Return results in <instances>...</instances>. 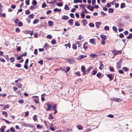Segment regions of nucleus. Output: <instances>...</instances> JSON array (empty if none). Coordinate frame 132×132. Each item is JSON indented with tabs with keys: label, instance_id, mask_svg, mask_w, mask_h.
I'll return each mask as SVG.
<instances>
[{
	"label": "nucleus",
	"instance_id": "f257e3e1",
	"mask_svg": "<svg viewBox=\"0 0 132 132\" xmlns=\"http://www.w3.org/2000/svg\"><path fill=\"white\" fill-rule=\"evenodd\" d=\"M122 61L120 60L117 63V68L118 69H119L121 67V63Z\"/></svg>",
	"mask_w": 132,
	"mask_h": 132
},
{
	"label": "nucleus",
	"instance_id": "f03ea898",
	"mask_svg": "<svg viewBox=\"0 0 132 132\" xmlns=\"http://www.w3.org/2000/svg\"><path fill=\"white\" fill-rule=\"evenodd\" d=\"M81 70L82 72L83 75H84L86 73V70L84 66H82L81 67Z\"/></svg>",
	"mask_w": 132,
	"mask_h": 132
},
{
	"label": "nucleus",
	"instance_id": "7ed1b4c3",
	"mask_svg": "<svg viewBox=\"0 0 132 132\" xmlns=\"http://www.w3.org/2000/svg\"><path fill=\"white\" fill-rule=\"evenodd\" d=\"M88 43L87 42H85L83 45V48L85 50H87L88 48L87 46Z\"/></svg>",
	"mask_w": 132,
	"mask_h": 132
},
{
	"label": "nucleus",
	"instance_id": "20e7f679",
	"mask_svg": "<svg viewBox=\"0 0 132 132\" xmlns=\"http://www.w3.org/2000/svg\"><path fill=\"white\" fill-rule=\"evenodd\" d=\"M100 37L101 38L102 40H106V36L104 35L101 34L100 35Z\"/></svg>",
	"mask_w": 132,
	"mask_h": 132
},
{
	"label": "nucleus",
	"instance_id": "39448f33",
	"mask_svg": "<svg viewBox=\"0 0 132 132\" xmlns=\"http://www.w3.org/2000/svg\"><path fill=\"white\" fill-rule=\"evenodd\" d=\"M89 42L92 44H95V40L94 38L90 39L89 40Z\"/></svg>",
	"mask_w": 132,
	"mask_h": 132
},
{
	"label": "nucleus",
	"instance_id": "423d86ee",
	"mask_svg": "<svg viewBox=\"0 0 132 132\" xmlns=\"http://www.w3.org/2000/svg\"><path fill=\"white\" fill-rule=\"evenodd\" d=\"M97 55L93 53H91L90 54V56L91 57V58H94L97 57Z\"/></svg>",
	"mask_w": 132,
	"mask_h": 132
},
{
	"label": "nucleus",
	"instance_id": "0eeeda50",
	"mask_svg": "<svg viewBox=\"0 0 132 132\" xmlns=\"http://www.w3.org/2000/svg\"><path fill=\"white\" fill-rule=\"evenodd\" d=\"M47 105L48 108L47 109H46V111H48L51 109V105L50 104L47 103Z\"/></svg>",
	"mask_w": 132,
	"mask_h": 132
},
{
	"label": "nucleus",
	"instance_id": "6e6552de",
	"mask_svg": "<svg viewBox=\"0 0 132 132\" xmlns=\"http://www.w3.org/2000/svg\"><path fill=\"white\" fill-rule=\"evenodd\" d=\"M104 67V65L102 64V62H100V66L99 67V69L101 70H102L103 68Z\"/></svg>",
	"mask_w": 132,
	"mask_h": 132
},
{
	"label": "nucleus",
	"instance_id": "1a4fd4ad",
	"mask_svg": "<svg viewBox=\"0 0 132 132\" xmlns=\"http://www.w3.org/2000/svg\"><path fill=\"white\" fill-rule=\"evenodd\" d=\"M56 104L54 106H53L52 107V109L53 110H54V114H56L57 112V110L56 109Z\"/></svg>",
	"mask_w": 132,
	"mask_h": 132
},
{
	"label": "nucleus",
	"instance_id": "9d476101",
	"mask_svg": "<svg viewBox=\"0 0 132 132\" xmlns=\"http://www.w3.org/2000/svg\"><path fill=\"white\" fill-rule=\"evenodd\" d=\"M69 19V17L65 15H63L61 18L62 20H67Z\"/></svg>",
	"mask_w": 132,
	"mask_h": 132
},
{
	"label": "nucleus",
	"instance_id": "9b49d317",
	"mask_svg": "<svg viewBox=\"0 0 132 132\" xmlns=\"http://www.w3.org/2000/svg\"><path fill=\"white\" fill-rule=\"evenodd\" d=\"M109 78L110 81L111 80L113 79V78L112 77V74H108L106 75Z\"/></svg>",
	"mask_w": 132,
	"mask_h": 132
},
{
	"label": "nucleus",
	"instance_id": "f8f14e48",
	"mask_svg": "<svg viewBox=\"0 0 132 132\" xmlns=\"http://www.w3.org/2000/svg\"><path fill=\"white\" fill-rule=\"evenodd\" d=\"M26 127H28L30 128H33V127H34L30 123H26V124L25 125Z\"/></svg>",
	"mask_w": 132,
	"mask_h": 132
},
{
	"label": "nucleus",
	"instance_id": "ddd939ff",
	"mask_svg": "<svg viewBox=\"0 0 132 132\" xmlns=\"http://www.w3.org/2000/svg\"><path fill=\"white\" fill-rule=\"evenodd\" d=\"M85 5H79V6L80 7H82V8L83 9L84 11V12H86L87 11V10L85 9V7H84Z\"/></svg>",
	"mask_w": 132,
	"mask_h": 132
},
{
	"label": "nucleus",
	"instance_id": "4468645a",
	"mask_svg": "<svg viewBox=\"0 0 132 132\" xmlns=\"http://www.w3.org/2000/svg\"><path fill=\"white\" fill-rule=\"evenodd\" d=\"M84 27H85L87 23V20L86 19L83 20L82 21Z\"/></svg>",
	"mask_w": 132,
	"mask_h": 132
},
{
	"label": "nucleus",
	"instance_id": "2eb2a0df",
	"mask_svg": "<svg viewBox=\"0 0 132 132\" xmlns=\"http://www.w3.org/2000/svg\"><path fill=\"white\" fill-rule=\"evenodd\" d=\"M95 24L96 27L97 28H98L100 27V25L101 24V23L100 22H96L95 23Z\"/></svg>",
	"mask_w": 132,
	"mask_h": 132
},
{
	"label": "nucleus",
	"instance_id": "dca6fc26",
	"mask_svg": "<svg viewBox=\"0 0 132 132\" xmlns=\"http://www.w3.org/2000/svg\"><path fill=\"white\" fill-rule=\"evenodd\" d=\"M93 68L92 66H90L86 70V72L87 73H88L89 72L90 70H92Z\"/></svg>",
	"mask_w": 132,
	"mask_h": 132
},
{
	"label": "nucleus",
	"instance_id": "f3484780",
	"mask_svg": "<svg viewBox=\"0 0 132 132\" xmlns=\"http://www.w3.org/2000/svg\"><path fill=\"white\" fill-rule=\"evenodd\" d=\"M87 57L86 55H79V59H81L83 58H85Z\"/></svg>",
	"mask_w": 132,
	"mask_h": 132
},
{
	"label": "nucleus",
	"instance_id": "a211bd4d",
	"mask_svg": "<svg viewBox=\"0 0 132 132\" xmlns=\"http://www.w3.org/2000/svg\"><path fill=\"white\" fill-rule=\"evenodd\" d=\"M73 20L72 19H70L68 21V22L70 25H72L73 24Z\"/></svg>",
	"mask_w": 132,
	"mask_h": 132
},
{
	"label": "nucleus",
	"instance_id": "6ab92c4d",
	"mask_svg": "<svg viewBox=\"0 0 132 132\" xmlns=\"http://www.w3.org/2000/svg\"><path fill=\"white\" fill-rule=\"evenodd\" d=\"M82 0H74L73 2L74 3H82Z\"/></svg>",
	"mask_w": 132,
	"mask_h": 132
},
{
	"label": "nucleus",
	"instance_id": "aec40b11",
	"mask_svg": "<svg viewBox=\"0 0 132 132\" xmlns=\"http://www.w3.org/2000/svg\"><path fill=\"white\" fill-rule=\"evenodd\" d=\"M77 127L79 130H82L83 129V127L80 125H78Z\"/></svg>",
	"mask_w": 132,
	"mask_h": 132
},
{
	"label": "nucleus",
	"instance_id": "412c9836",
	"mask_svg": "<svg viewBox=\"0 0 132 132\" xmlns=\"http://www.w3.org/2000/svg\"><path fill=\"white\" fill-rule=\"evenodd\" d=\"M113 100L114 101H116L117 102H120L121 100V99L120 98H114Z\"/></svg>",
	"mask_w": 132,
	"mask_h": 132
},
{
	"label": "nucleus",
	"instance_id": "4be33fe9",
	"mask_svg": "<svg viewBox=\"0 0 132 132\" xmlns=\"http://www.w3.org/2000/svg\"><path fill=\"white\" fill-rule=\"evenodd\" d=\"M39 21V20L38 19H35L33 21V23L34 24L37 23Z\"/></svg>",
	"mask_w": 132,
	"mask_h": 132
},
{
	"label": "nucleus",
	"instance_id": "5701e85b",
	"mask_svg": "<svg viewBox=\"0 0 132 132\" xmlns=\"http://www.w3.org/2000/svg\"><path fill=\"white\" fill-rule=\"evenodd\" d=\"M80 41H77L76 42V44L78 45V47H80L81 46V44H80Z\"/></svg>",
	"mask_w": 132,
	"mask_h": 132
},
{
	"label": "nucleus",
	"instance_id": "b1692460",
	"mask_svg": "<svg viewBox=\"0 0 132 132\" xmlns=\"http://www.w3.org/2000/svg\"><path fill=\"white\" fill-rule=\"evenodd\" d=\"M49 26H53V22L51 21H49L48 22Z\"/></svg>",
	"mask_w": 132,
	"mask_h": 132
},
{
	"label": "nucleus",
	"instance_id": "393cba45",
	"mask_svg": "<svg viewBox=\"0 0 132 132\" xmlns=\"http://www.w3.org/2000/svg\"><path fill=\"white\" fill-rule=\"evenodd\" d=\"M72 47L73 49L76 50L77 48V46L76 44H73L72 45Z\"/></svg>",
	"mask_w": 132,
	"mask_h": 132
},
{
	"label": "nucleus",
	"instance_id": "a878e982",
	"mask_svg": "<svg viewBox=\"0 0 132 132\" xmlns=\"http://www.w3.org/2000/svg\"><path fill=\"white\" fill-rule=\"evenodd\" d=\"M9 60L10 61V62L12 63L13 62L15 61L14 58L13 57L10 58Z\"/></svg>",
	"mask_w": 132,
	"mask_h": 132
},
{
	"label": "nucleus",
	"instance_id": "bb28decb",
	"mask_svg": "<svg viewBox=\"0 0 132 132\" xmlns=\"http://www.w3.org/2000/svg\"><path fill=\"white\" fill-rule=\"evenodd\" d=\"M6 127L5 126H2L1 128V130L2 132H4Z\"/></svg>",
	"mask_w": 132,
	"mask_h": 132
},
{
	"label": "nucleus",
	"instance_id": "cd10ccee",
	"mask_svg": "<svg viewBox=\"0 0 132 132\" xmlns=\"http://www.w3.org/2000/svg\"><path fill=\"white\" fill-rule=\"evenodd\" d=\"M132 38V34H129V35L127 36V39H130Z\"/></svg>",
	"mask_w": 132,
	"mask_h": 132
},
{
	"label": "nucleus",
	"instance_id": "c85d7f7f",
	"mask_svg": "<svg viewBox=\"0 0 132 132\" xmlns=\"http://www.w3.org/2000/svg\"><path fill=\"white\" fill-rule=\"evenodd\" d=\"M55 2V1H54V2H49V4L51 6H52L54 5V3Z\"/></svg>",
	"mask_w": 132,
	"mask_h": 132
},
{
	"label": "nucleus",
	"instance_id": "c756f323",
	"mask_svg": "<svg viewBox=\"0 0 132 132\" xmlns=\"http://www.w3.org/2000/svg\"><path fill=\"white\" fill-rule=\"evenodd\" d=\"M53 124H51V125L50 127V130H51L54 131L55 129L52 126V125H53Z\"/></svg>",
	"mask_w": 132,
	"mask_h": 132
},
{
	"label": "nucleus",
	"instance_id": "7c9ffc66",
	"mask_svg": "<svg viewBox=\"0 0 132 132\" xmlns=\"http://www.w3.org/2000/svg\"><path fill=\"white\" fill-rule=\"evenodd\" d=\"M37 2L35 0H33L32 2V4L34 5H36L37 4Z\"/></svg>",
	"mask_w": 132,
	"mask_h": 132
},
{
	"label": "nucleus",
	"instance_id": "2f4dec72",
	"mask_svg": "<svg viewBox=\"0 0 132 132\" xmlns=\"http://www.w3.org/2000/svg\"><path fill=\"white\" fill-rule=\"evenodd\" d=\"M104 29L105 30H109V28L108 26H105Z\"/></svg>",
	"mask_w": 132,
	"mask_h": 132
},
{
	"label": "nucleus",
	"instance_id": "473e14b6",
	"mask_svg": "<svg viewBox=\"0 0 132 132\" xmlns=\"http://www.w3.org/2000/svg\"><path fill=\"white\" fill-rule=\"evenodd\" d=\"M113 9L111 8L109 9V10L108 11V12H109V13H113Z\"/></svg>",
	"mask_w": 132,
	"mask_h": 132
},
{
	"label": "nucleus",
	"instance_id": "72a5a7b5",
	"mask_svg": "<svg viewBox=\"0 0 132 132\" xmlns=\"http://www.w3.org/2000/svg\"><path fill=\"white\" fill-rule=\"evenodd\" d=\"M2 114L3 115H4L6 117H7L8 116L7 112L5 111H3L2 112Z\"/></svg>",
	"mask_w": 132,
	"mask_h": 132
},
{
	"label": "nucleus",
	"instance_id": "f704fd0d",
	"mask_svg": "<svg viewBox=\"0 0 132 132\" xmlns=\"http://www.w3.org/2000/svg\"><path fill=\"white\" fill-rule=\"evenodd\" d=\"M51 43L53 44H54L56 43V40L55 39H53L51 41Z\"/></svg>",
	"mask_w": 132,
	"mask_h": 132
},
{
	"label": "nucleus",
	"instance_id": "c9c22d12",
	"mask_svg": "<svg viewBox=\"0 0 132 132\" xmlns=\"http://www.w3.org/2000/svg\"><path fill=\"white\" fill-rule=\"evenodd\" d=\"M34 14H32L30 15H29L28 17L29 18H30L31 19H33L34 18Z\"/></svg>",
	"mask_w": 132,
	"mask_h": 132
},
{
	"label": "nucleus",
	"instance_id": "e433bc0d",
	"mask_svg": "<svg viewBox=\"0 0 132 132\" xmlns=\"http://www.w3.org/2000/svg\"><path fill=\"white\" fill-rule=\"evenodd\" d=\"M30 13V12L28 10H26L25 11V14H26L28 15Z\"/></svg>",
	"mask_w": 132,
	"mask_h": 132
},
{
	"label": "nucleus",
	"instance_id": "4c0bfd02",
	"mask_svg": "<svg viewBox=\"0 0 132 132\" xmlns=\"http://www.w3.org/2000/svg\"><path fill=\"white\" fill-rule=\"evenodd\" d=\"M30 0H26L25 1V3L27 5H29V2Z\"/></svg>",
	"mask_w": 132,
	"mask_h": 132
},
{
	"label": "nucleus",
	"instance_id": "58836bf2",
	"mask_svg": "<svg viewBox=\"0 0 132 132\" xmlns=\"http://www.w3.org/2000/svg\"><path fill=\"white\" fill-rule=\"evenodd\" d=\"M125 4L124 3H122L120 5V7L121 9H122L125 7Z\"/></svg>",
	"mask_w": 132,
	"mask_h": 132
},
{
	"label": "nucleus",
	"instance_id": "ea45409f",
	"mask_svg": "<svg viewBox=\"0 0 132 132\" xmlns=\"http://www.w3.org/2000/svg\"><path fill=\"white\" fill-rule=\"evenodd\" d=\"M18 102L20 104H23L24 103V101L23 100L20 99L19 100Z\"/></svg>",
	"mask_w": 132,
	"mask_h": 132
},
{
	"label": "nucleus",
	"instance_id": "a19ab883",
	"mask_svg": "<svg viewBox=\"0 0 132 132\" xmlns=\"http://www.w3.org/2000/svg\"><path fill=\"white\" fill-rule=\"evenodd\" d=\"M64 9L65 10H69V6H68L67 5H66L65 6V7H64Z\"/></svg>",
	"mask_w": 132,
	"mask_h": 132
},
{
	"label": "nucleus",
	"instance_id": "79ce46f5",
	"mask_svg": "<svg viewBox=\"0 0 132 132\" xmlns=\"http://www.w3.org/2000/svg\"><path fill=\"white\" fill-rule=\"evenodd\" d=\"M89 26L90 27H94V24L92 23H90L89 24Z\"/></svg>",
	"mask_w": 132,
	"mask_h": 132
},
{
	"label": "nucleus",
	"instance_id": "37998d69",
	"mask_svg": "<svg viewBox=\"0 0 132 132\" xmlns=\"http://www.w3.org/2000/svg\"><path fill=\"white\" fill-rule=\"evenodd\" d=\"M101 14L103 16H105L106 15V13H105L103 11H102L101 12Z\"/></svg>",
	"mask_w": 132,
	"mask_h": 132
},
{
	"label": "nucleus",
	"instance_id": "c03bdc74",
	"mask_svg": "<svg viewBox=\"0 0 132 132\" xmlns=\"http://www.w3.org/2000/svg\"><path fill=\"white\" fill-rule=\"evenodd\" d=\"M123 69L125 71H127L129 70V69L127 68L126 67H123Z\"/></svg>",
	"mask_w": 132,
	"mask_h": 132
},
{
	"label": "nucleus",
	"instance_id": "a18cd8bd",
	"mask_svg": "<svg viewBox=\"0 0 132 132\" xmlns=\"http://www.w3.org/2000/svg\"><path fill=\"white\" fill-rule=\"evenodd\" d=\"M67 69L65 71V72H68L70 70V67H67L66 68Z\"/></svg>",
	"mask_w": 132,
	"mask_h": 132
},
{
	"label": "nucleus",
	"instance_id": "49530a36",
	"mask_svg": "<svg viewBox=\"0 0 132 132\" xmlns=\"http://www.w3.org/2000/svg\"><path fill=\"white\" fill-rule=\"evenodd\" d=\"M97 72L96 71H95L94 70H93L92 71V73L93 75H95L96 74Z\"/></svg>",
	"mask_w": 132,
	"mask_h": 132
},
{
	"label": "nucleus",
	"instance_id": "de8ad7c7",
	"mask_svg": "<svg viewBox=\"0 0 132 132\" xmlns=\"http://www.w3.org/2000/svg\"><path fill=\"white\" fill-rule=\"evenodd\" d=\"M38 50L36 49H35L34 52V53L36 55H37L38 54Z\"/></svg>",
	"mask_w": 132,
	"mask_h": 132
},
{
	"label": "nucleus",
	"instance_id": "09e8293b",
	"mask_svg": "<svg viewBox=\"0 0 132 132\" xmlns=\"http://www.w3.org/2000/svg\"><path fill=\"white\" fill-rule=\"evenodd\" d=\"M52 36L51 35H48L47 36V38L50 39H51L52 38Z\"/></svg>",
	"mask_w": 132,
	"mask_h": 132
},
{
	"label": "nucleus",
	"instance_id": "8fccbe9b",
	"mask_svg": "<svg viewBox=\"0 0 132 132\" xmlns=\"http://www.w3.org/2000/svg\"><path fill=\"white\" fill-rule=\"evenodd\" d=\"M109 69L110 71L114 72V69L112 67H109Z\"/></svg>",
	"mask_w": 132,
	"mask_h": 132
},
{
	"label": "nucleus",
	"instance_id": "3c124183",
	"mask_svg": "<svg viewBox=\"0 0 132 132\" xmlns=\"http://www.w3.org/2000/svg\"><path fill=\"white\" fill-rule=\"evenodd\" d=\"M112 29L115 32L117 31V28L116 27H115V26L113 27Z\"/></svg>",
	"mask_w": 132,
	"mask_h": 132
},
{
	"label": "nucleus",
	"instance_id": "603ef678",
	"mask_svg": "<svg viewBox=\"0 0 132 132\" xmlns=\"http://www.w3.org/2000/svg\"><path fill=\"white\" fill-rule=\"evenodd\" d=\"M15 31L18 32H20V30L19 28L18 27L17 28L15 29Z\"/></svg>",
	"mask_w": 132,
	"mask_h": 132
},
{
	"label": "nucleus",
	"instance_id": "864d4df0",
	"mask_svg": "<svg viewBox=\"0 0 132 132\" xmlns=\"http://www.w3.org/2000/svg\"><path fill=\"white\" fill-rule=\"evenodd\" d=\"M37 116L36 115H35L33 117V119L35 121H36L37 120Z\"/></svg>",
	"mask_w": 132,
	"mask_h": 132
},
{
	"label": "nucleus",
	"instance_id": "5fc2aeb1",
	"mask_svg": "<svg viewBox=\"0 0 132 132\" xmlns=\"http://www.w3.org/2000/svg\"><path fill=\"white\" fill-rule=\"evenodd\" d=\"M105 40H102V41H101V43L102 44L104 45L105 44Z\"/></svg>",
	"mask_w": 132,
	"mask_h": 132
},
{
	"label": "nucleus",
	"instance_id": "6e6d98bb",
	"mask_svg": "<svg viewBox=\"0 0 132 132\" xmlns=\"http://www.w3.org/2000/svg\"><path fill=\"white\" fill-rule=\"evenodd\" d=\"M37 129H40L42 128V127L39 124H37Z\"/></svg>",
	"mask_w": 132,
	"mask_h": 132
},
{
	"label": "nucleus",
	"instance_id": "4d7b16f0",
	"mask_svg": "<svg viewBox=\"0 0 132 132\" xmlns=\"http://www.w3.org/2000/svg\"><path fill=\"white\" fill-rule=\"evenodd\" d=\"M99 78H100L101 77V73L100 72H98L96 75Z\"/></svg>",
	"mask_w": 132,
	"mask_h": 132
},
{
	"label": "nucleus",
	"instance_id": "13d9d810",
	"mask_svg": "<svg viewBox=\"0 0 132 132\" xmlns=\"http://www.w3.org/2000/svg\"><path fill=\"white\" fill-rule=\"evenodd\" d=\"M46 3H44L42 5V7L43 8H44L46 6Z\"/></svg>",
	"mask_w": 132,
	"mask_h": 132
},
{
	"label": "nucleus",
	"instance_id": "bf43d9fd",
	"mask_svg": "<svg viewBox=\"0 0 132 132\" xmlns=\"http://www.w3.org/2000/svg\"><path fill=\"white\" fill-rule=\"evenodd\" d=\"M18 26H22V22L21 21H20V22L18 23Z\"/></svg>",
	"mask_w": 132,
	"mask_h": 132
},
{
	"label": "nucleus",
	"instance_id": "052dcab7",
	"mask_svg": "<svg viewBox=\"0 0 132 132\" xmlns=\"http://www.w3.org/2000/svg\"><path fill=\"white\" fill-rule=\"evenodd\" d=\"M21 65L19 63H16V64L15 66L18 67L20 68L21 67Z\"/></svg>",
	"mask_w": 132,
	"mask_h": 132
},
{
	"label": "nucleus",
	"instance_id": "680f3d73",
	"mask_svg": "<svg viewBox=\"0 0 132 132\" xmlns=\"http://www.w3.org/2000/svg\"><path fill=\"white\" fill-rule=\"evenodd\" d=\"M119 36L120 38H123L124 35L122 33H121L119 34Z\"/></svg>",
	"mask_w": 132,
	"mask_h": 132
},
{
	"label": "nucleus",
	"instance_id": "e2e57ef3",
	"mask_svg": "<svg viewBox=\"0 0 132 132\" xmlns=\"http://www.w3.org/2000/svg\"><path fill=\"white\" fill-rule=\"evenodd\" d=\"M3 120L5 121V122L6 123L8 124H9L11 123V122H10L7 121V120L6 119H4Z\"/></svg>",
	"mask_w": 132,
	"mask_h": 132
},
{
	"label": "nucleus",
	"instance_id": "0e129e2a",
	"mask_svg": "<svg viewBox=\"0 0 132 132\" xmlns=\"http://www.w3.org/2000/svg\"><path fill=\"white\" fill-rule=\"evenodd\" d=\"M70 17L72 18H74L75 17L74 14L73 13H71L70 14Z\"/></svg>",
	"mask_w": 132,
	"mask_h": 132
},
{
	"label": "nucleus",
	"instance_id": "69168bd1",
	"mask_svg": "<svg viewBox=\"0 0 132 132\" xmlns=\"http://www.w3.org/2000/svg\"><path fill=\"white\" fill-rule=\"evenodd\" d=\"M75 74L76 75L78 76H79L80 75V73L79 72V71L76 72L75 73Z\"/></svg>",
	"mask_w": 132,
	"mask_h": 132
},
{
	"label": "nucleus",
	"instance_id": "338daca9",
	"mask_svg": "<svg viewBox=\"0 0 132 132\" xmlns=\"http://www.w3.org/2000/svg\"><path fill=\"white\" fill-rule=\"evenodd\" d=\"M21 47H18L17 48V51H18L19 52L21 50Z\"/></svg>",
	"mask_w": 132,
	"mask_h": 132
},
{
	"label": "nucleus",
	"instance_id": "774afa93",
	"mask_svg": "<svg viewBox=\"0 0 132 132\" xmlns=\"http://www.w3.org/2000/svg\"><path fill=\"white\" fill-rule=\"evenodd\" d=\"M57 5L58 6H61L63 5V4L61 3H58L57 4Z\"/></svg>",
	"mask_w": 132,
	"mask_h": 132
}]
</instances>
